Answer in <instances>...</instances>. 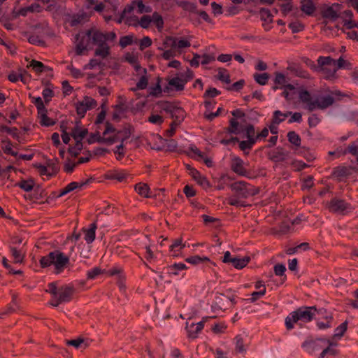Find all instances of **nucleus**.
I'll return each mask as SVG.
<instances>
[{
  "mask_svg": "<svg viewBox=\"0 0 358 358\" xmlns=\"http://www.w3.org/2000/svg\"><path fill=\"white\" fill-rule=\"evenodd\" d=\"M80 34L76 36V39L78 41L76 46V53L78 55L83 54V51L87 50L90 45H96L98 48L95 50L94 55L99 56L103 59L106 58L110 53V46L106 43L104 33L100 30L91 28L87 29L85 35L79 40Z\"/></svg>",
  "mask_w": 358,
  "mask_h": 358,
  "instance_id": "1",
  "label": "nucleus"
},
{
  "mask_svg": "<svg viewBox=\"0 0 358 358\" xmlns=\"http://www.w3.org/2000/svg\"><path fill=\"white\" fill-rule=\"evenodd\" d=\"M41 268H48L51 265L55 267L54 273L59 274L69 264V257L58 250L49 252L47 255L41 257L39 260Z\"/></svg>",
  "mask_w": 358,
  "mask_h": 358,
  "instance_id": "2",
  "label": "nucleus"
},
{
  "mask_svg": "<svg viewBox=\"0 0 358 358\" xmlns=\"http://www.w3.org/2000/svg\"><path fill=\"white\" fill-rule=\"evenodd\" d=\"M317 311L315 306H301L296 310L290 313L285 318V327L287 330L294 329V324L299 321L303 322H311L315 317V312Z\"/></svg>",
  "mask_w": 358,
  "mask_h": 358,
  "instance_id": "3",
  "label": "nucleus"
},
{
  "mask_svg": "<svg viewBox=\"0 0 358 358\" xmlns=\"http://www.w3.org/2000/svg\"><path fill=\"white\" fill-rule=\"evenodd\" d=\"M156 105L166 113L170 114L171 117L174 122L181 124L186 116L185 110L178 106L177 102H171L169 101H158Z\"/></svg>",
  "mask_w": 358,
  "mask_h": 358,
  "instance_id": "4",
  "label": "nucleus"
},
{
  "mask_svg": "<svg viewBox=\"0 0 358 358\" xmlns=\"http://www.w3.org/2000/svg\"><path fill=\"white\" fill-rule=\"evenodd\" d=\"M326 206L329 212L339 213L342 215H345L353 210L350 203L346 202L344 199L336 197L332 198L327 202Z\"/></svg>",
  "mask_w": 358,
  "mask_h": 358,
  "instance_id": "5",
  "label": "nucleus"
},
{
  "mask_svg": "<svg viewBox=\"0 0 358 358\" xmlns=\"http://www.w3.org/2000/svg\"><path fill=\"white\" fill-rule=\"evenodd\" d=\"M328 342V338H313L312 336H308L301 344V348L310 355L322 350L325 346V343Z\"/></svg>",
  "mask_w": 358,
  "mask_h": 358,
  "instance_id": "6",
  "label": "nucleus"
},
{
  "mask_svg": "<svg viewBox=\"0 0 358 358\" xmlns=\"http://www.w3.org/2000/svg\"><path fill=\"white\" fill-rule=\"evenodd\" d=\"M231 189L236 193L238 197L247 199L257 194L253 186L245 181H237L230 185Z\"/></svg>",
  "mask_w": 358,
  "mask_h": 358,
  "instance_id": "7",
  "label": "nucleus"
},
{
  "mask_svg": "<svg viewBox=\"0 0 358 358\" xmlns=\"http://www.w3.org/2000/svg\"><path fill=\"white\" fill-rule=\"evenodd\" d=\"M88 134L87 129H78V128H73L71 131V136L76 141V148H77V151H74V148L72 146H69L68 149V152L73 157H77L80 152L83 150V139Z\"/></svg>",
  "mask_w": 358,
  "mask_h": 358,
  "instance_id": "8",
  "label": "nucleus"
},
{
  "mask_svg": "<svg viewBox=\"0 0 358 358\" xmlns=\"http://www.w3.org/2000/svg\"><path fill=\"white\" fill-rule=\"evenodd\" d=\"M231 115L234 117L229 120V125L228 127L225 128V130L228 134H239L241 131L238 128L239 122L237 121V119L244 117L245 113L241 108H237L231 111Z\"/></svg>",
  "mask_w": 358,
  "mask_h": 358,
  "instance_id": "9",
  "label": "nucleus"
},
{
  "mask_svg": "<svg viewBox=\"0 0 358 358\" xmlns=\"http://www.w3.org/2000/svg\"><path fill=\"white\" fill-rule=\"evenodd\" d=\"M331 94L333 95H335L338 96L336 98V100L340 101L341 99L344 96H345V94H344L343 92H341L340 90H336L334 92H331ZM336 99H334L331 95H327L321 97L320 101H319V109L320 110H324L329 106H332L335 101Z\"/></svg>",
  "mask_w": 358,
  "mask_h": 358,
  "instance_id": "10",
  "label": "nucleus"
},
{
  "mask_svg": "<svg viewBox=\"0 0 358 358\" xmlns=\"http://www.w3.org/2000/svg\"><path fill=\"white\" fill-rule=\"evenodd\" d=\"M352 171L357 172L358 169L352 166H338L334 168L331 175L333 177L337 178L339 180H341L342 178H348L351 176Z\"/></svg>",
  "mask_w": 358,
  "mask_h": 358,
  "instance_id": "11",
  "label": "nucleus"
},
{
  "mask_svg": "<svg viewBox=\"0 0 358 358\" xmlns=\"http://www.w3.org/2000/svg\"><path fill=\"white\" fill-rule=\"evenodd\" d=\"M340 7V4L334 3L332 6H323L320 8V13L323 18L328 19L331 21H336L339 15L338 13V10L335 9V8H338Z\"/></svg>",
  "mask_w": 358,
  "mask_h": 358,
  "instance_id": "12",
  "label": "nucleus"
},
{
  "mask_svg": "<svg viewBox=\"0 0 358 358\" xmlns=\"http://www.w3.org/2000/svg\"><path fill=\"white\" fill-rule=\"evenodd\" d=\"M75 293V288L73 285H63L59 288L57 297L59 301L63 303L69 302Z\"/></svg>",
  "mask_w": 358,
  "mask_h": 358,
  "instance_id": "13",
  "label": "nucleus"
},
{
  "mask_svg": "<svg viewBox=\"0 0 358 358\" xmlns=\"http://www.w3.org/2000/svg\"><path fill=\"white\" fill-rule=\"evenodd\" d=\"M231 169L238 176H248V171L244 167L243 160L239 157L232 159Z\"/></svg>",
  "mask_w": 358,
  "mask_h": 358,
  "instance_id": "14",
  "label": "nucleus"
},
{
  "mask_svg": "<svg viewBox=\"0 0 358 358\" xmlns=\"http://www.w3.org/2000/svg\"><path fill=\"white\" fill-rule=\"evenodd\" d=\"M337 343H334L331 340L328 338V342L325 343V346L322 350L321 353L319 355L317 358H325L327 356L330 355L332 357H336L338 355L339 351L333 348V346H336Z\"/></svg>",
  "mask_w": 358,
  "mask_h": 358,
  "instance_id": "15",
  "label": "nucleus"
},
{
  "mask_svg": "<svg viewBox=\"0 0 358 358\" xmlns=\"http://www.w3.org/2000/svg\"><path fill=\"white\" fill-rule=\"evenodd\" d=\"M189 175L192 177V178L196 181V182L203 187L204 189L208 188L210 187V182L207 179L206 177L201 176L200 172L197 171L196 169H191V172H189Z\"/></svg>",
  "mask_w": 358,
  "mask_h": 358,
  "instance_id": "16",
  "label": "nucleus"
},
{
  "mask_svg": "<svg viewBox=\"0 0 358 358\" xmlns=\"http://www.w3.org/2000/svg\"><path fill=\"white\" fill-rule=\"evenodd\" d=\"M287 69L296 76L300 77L301 78H310L308 72L303 69L301 66L298 64L292 63L289 64V66L287 67Z\"/></svg>",
  "mask_w": 358,
  "mask_h": 358,
  "instance_id": "17",
  "label": "nucleus"
},
{
  "mask_svg": "<svg viewBox=\"0 0 358 358\" xmlns=\"http://www.w3.org/2000/svg\"><path fill=\"white\" fill-rule=\"evenodd\" d=\"M129 174L125 171H108L104 178L108 180H117L118 182H123L128 177Z\"/></svg>",
  "mask_w": 358,
  "mask_h": 358,
  "instance_id": "18",
  "label": "nucleus"
},
{
  "mask_svg": "<svg viewBox=\"0 0 358 358\" xmlns=\"http://www.w3.org/2000/svg\"><path fill=\"white\" fill-rule=\"evenodd\" d=\"M205 322L206 319L203 318V320L196 324L192 323L189 327L187 325L186 329L188 333V336L192 338H196L198 333L203 329Z\"/></svg>",
  "mask_w": 358,
  "mask_h": 358,
  "instance_id": "19",
  "label": "nucleus"
},
{
  "mask_svg": "<svg viewBox=\"0 0 358 358\" xmlns=\"http://www.w3.org/2000/svg\"><path fill=\"white\" fill-rule=\"evenodd\" d=\"M96 228L97 224L96 221L90 224L89 229L83 228V231L85 234L84 238L87 243H92L95 240Z\"/></svg>",
  "mask_w": 358,
  "mask_h": 358,
  "instance_id": "20",
  "label": "nucleus"
},
{
  "mask_svg": "<svg viewBox=\"0 0 358 358\" xmlns=\"http://www.w3.org/2000/svg\"><path fill=\"white\" fill-rule=\"evenodd\" d=\"M301 10L307 15L311 16L316 10V7L313 0H301Z\"/></svg>",
  "mask_w": 358,
  "mask_h": 358,
  "instance_id": "21",
  "label": "nucleus"
},
{
  "mask_svg": "<svg viewBox=\"0 0 358 358\" xmlns=\"http://www.w3.org/2000/svg\"><path fill=\"white\" fill-rule=\"evenodd\" d=\"M286 155L283 148L278 147L276 150H273L268 154V159L274 162H282L285 160Z\"/></svg>",
  "mask_w": 358,
  "mask_h": 358,
  "instance_id": "22",
  "label": "nucleus"
},
{
  "mask_svg": "<svg viewBox=\"0 0 358 358\" xmlns=\"http://www.w3.org/2000/svg\"><path fill=\"white\" fill-rule=\"evenodd\" d=\"M34 185L35 180L32 178H30L27 180L21 179L20 182L15 184V187H19L20 189L27 192H31L34 189Z\"/></svg>",
  "mask_w": 358,
  "mask_h": 358,
  "instance_id": "23",
  "label": "nucleus"
},
{
  "mask_svg": "<svg viewBox=\"0 0 358 358\" xmlns=\"http://www.w3.org/2000/svg\"><path fill=\"white\" fill-rule=\"evenodd\" d=\"M27 67L28 68L31 67L32 69L34 71H36L37 73H41L42 72L48 71H52V68L44 65L43 62H41L40 61L35 60V59H32L30 62L29 65L27 66Z\"/></svg>",
  "mask_w": 358,
  "mask_h": 358,
  "instance_id": "24",
  "label": "nucleus"
},
{
  "mask_svg": "<svg viewBox=\"0 0 358 358\" xmlns=\"http://www.w3.org/2000/svg\"><path fill=\"white\" fill-rule=\"evenodd\" d=\"M336 156L337 157H341V155H345L348 153L351 154L352 155H357L358 154V147L355 144V143H351L347 148V149L343 150L341 148H337L336 150Z\"/></svg>",
  "mask_w": 358,
  "mask_h": 358,
  "instance_id": "25",
  "label": "nucleus"
},
{
  "mask_svg": "<svg viewBox=\"0 0 358 358\" xmlns=\"http://www.w3.org/2000/svg\"><path fill=\"white\" fill-rule=\"evenodd\" d=\"M58 164L59 160L57 158H54L52 159H50L46 162L47 168H50L52 171L50 172V174H48L49 177L55 176L59 173L60 168Z\"/></svg>",
  "mask_w": 358,
  "mask_h": 358,
  "instance_id": "26",
  "label": "nucleus"
},
{
  "mask_svg": "<svg viewBox=\"0 0 358 358\" xmlns=\"http://www.w3.org/2000/svg\"><path fill=\"white\" fill-rule=\"evenodd\" d=\"M185 262L192 265H197L203 262H210L213 266H216L215 262L210 261L207 257H200L199 255L191 256L185 259Z\"/></svg>",
  "mask_w": 358,
  "mask_h": 358,
  "instance_id": "27",
  "label": "nucleus"
},
{
  "mask_svg": "<svg viewBox=\"0 0 358 358\" xmlns=\"http://www.w3.org/2000/svg\"><path fill=\"white\" fill-rule=\"evenodd\" d=\"M166 269L169 275H178V271L186 270L187 266L183 263H174L172 265L168 266Z\"/></svg>",
  "mask_w": 358,
  "mask_h": 358,
  "instance_id": "28",
  "label": "nucleus"
},
{
  "mask_svg": "<svg viewBox=\"0 0 358 358\" xmlns=\"http://www.w3.org/2000/svg\"><path fill=\"white\" fill-rule=\"evenodd\" d=\"M161 80L162 79L160 77L157 78V82L155 86H151L149 88V94L148 96H152L154 97H159L162 95V88L160 85Z\"/></svg>",
  "mask_w": 358,
  "mask_h": 358,
  "instance_id": "29",
  "label": "nucleus"
},
{
  "mask_svg": "<svg viewBox=\"0 0 358 358\" xmlns=\"http://www.w3.org/2000/svg\"><path fill=\"white\" fill-rule=\"evenodd\" d=\"M143 71L144 73V75L141 77V78L136 83V87L134 88H131V90L134 92L136 90H144V89L147 88L148 85V77L146 76L147 69H143Z\"/></svg>",
  "mask_w": 358,
  "mask_h": 358,
  "instance_id": "30",
  "label": "nucleus"
},
{
  "mask_svg": "<svg viewBox=\"0 0 358 358\" xmlns=\"http://www.w3.org/2000/svg\"><path fill=\"white\" fill-rule=\"evenodd\" d=\"M250 261V257L246 256L243 258L234 257L231 263L235 268L242 269L247 266Z\"/></svg>",
  "mask_w": 358,
  "mask_h": 358,
  "instance_id": "31",
  "label": "nucleus"
},
{
  "mask_svg": "<svg viewBox=\"0 0 358 358\" xmlns=\"http://www.w3.org/2000/svg\"><path fill=\"white\" fill-rule=\"evenodd\" d=\"M291 111H288L287 113H283L280 110H275L273 112L271 121L274 124H279L281 122H282L286 117L291 115Z\"/></svg>",
  "mask_w": 358,
  "mask_h": 358,
  "instance_id": "32",
  "label": "nucleus"
},
{
  "mask_svg": "<svg viewBox=\"0 0 358 358\" xmlns=\"http://www.w3.org/2000/svg\"><path fill=\"white\" fill-rule=\"evenodd\" d=\"M18 129L17 127H8L6 125L0 124V131L1 132H6L7 134L12 136V137L19 141H20V137L17 132Z\"/></svg>",
  "mask_w": 358,
  "mask_h": 358,
  "instance_id": "33",
  "label": "nucleus"
},
{
  "mask_svg": "<svg viewBox=\"0 0 358 358\" xmlns=\"http://www.w3.org/2000/svg\"><path fill=\"white\" fill-rule=\"evenodd\" d=\"M336 64V67L334 69L333 72L331 73V76H334L336 71L339 69H351L352 64L350 62L343 59L342 57H341L337 61Z\"/></svg>",
  "mask_w": 358,
  "mask_h": 358,
  "instance_id": "34",
  "label": "nucleus"
},
{
  "mask_svg": "<svg viewBox=\"0 0 358 358\" xmlns=\"http://www.w3.org/2000/svg\"><path fill=\"white\" fill-rule=\"evenodd\" d=\"M239 198L237 196H231L227 199V202L229 205L236 207H248L251 206L245 201L240 200Z\"/></svg>",
  "mask_w": 358,
  "mask_h": 358,
  "instance_id": "35",
  "label": "nucleus"
},
{
  "mask_svg": "<svg viewBox=\"0 0 358 358\" xmlns=\"http://www.w3.org/2000/svg\"><path fill=\"white\" fill-rule=\"evenodd\" d=\"M136 192L141 196L148 198V192L150 190L149 186L145 183L139 182L135 185Z\"/></svg>",
  "mask_w": 358,
  "mask_h": 358,
  "instance_id": "36",
  "label": "nucleus"
},
{
  "mask_svg": "<svg viewBox=\"0 0 358 358\" xmlns=\"http://www.w3.org/2000/svg\"><path fill=\"white\" fill-rule=\"evenodd\" d=\"M287 138L288 141L293 144L296 147H299L301 145V139L298 134H296L294 131H290L287 133Z\"/></svg>",
  "mask_w": 358,
  "mask_h": 358,
  "instance_id": "37",
  "label": "nucleus"
},
{
  "mask_svg": "<svg viewBox=\"0 0 358 358\" xmlns=\"http://www.w3.org/2000/svg\"><path fill=\"white\" fill-rule=\"evenodd\" d=\"M216 77L219 80L227 84L231 83L230 75L228 73V71L224 68L218 69V73Z\"/></svg>",
  "mask_w": 358,
  "mask_h": 358,
  "instance_id": "38",
  "label": "nucleus"
},
{
  "mask_svg": "<svg viewBox=\"0 0 358 358\" xmlns=\"http://www.w3.org/2000/svg\"><path fill=\"white\" fill-rule=\"evenodd\" d=\"M326 320V322L322 321H317L316 325L319 329H326L331 327V324L334 320V317L331 314L326 315L324 317Z\"/></svg>",
  "mask_w": 358,
  "mask_h": 358,
  "instance_id": "39",
  "label": "nucleus"
},
{
  "mask_svg": "<svg viewBox=\"0 0 358 358\" xmlns=\"http://www.w3.org/2000/svg\"><path fill=\"white\" fill-rule=\"evenodd\" d=\"M275 76L274 83L275 85L272 87L274 91L279 88L278 85H280V87H282L286 83L285 76L283 73L275 72Z\"/></svg>",
  "mask_w": 358,
  "mask_h": 358,
  "instance_id": "40",
  "label": "nucleus"
},
{
  "mask_svg": "<svg viewBox=\"0 0 358 358\" xmlns=\"http://www.w3.org/2000/svg\"><path fill=\"white\" fill-rule=\"evenodd\" d=\"M169 85L172 86L176 91H182L184 90L185 84L182 83L181 78L174 77L169 80Z\"/></svg>",
  "mask_w": 358,
  "mask_h": 358,
  "instance_id": "41",
  "label": "nucleus"
},
{
  "mask_svg": "<svg viewBox=\"0 0 358 358\" xmlns=\"http://www.w3.org/2000/svg\"><path fill=\"white\" fill-rule=\"evenodd\" d=\"M274 273L275 275L281 277L282 283L287 280V276L285 275L286 267L283 264H277L274 266Z\"/></svg>",
  "mask_w": 358,
  "mask_h": 358,
  "instance_id": "42",
  "label": "nucleus"
},
{
  "mask_svg": "<svg viewBox=\"0 0 358 358\" xmlns=\"http://www.w3.org/2000/svg\"><path fill=\"white\" fill-rule=\"evenodd\" d=\"M2 143H7L6 145L2 147V150L3 152L6 155H10L13 157H17L18 155V152L13 150L11 146L13 145L11 141L9 138H6L5 140H2Z\"/></svg>",
  "mask_w": 358,
  "mask_h": 358,
  "instance_id": "43",
  "label": "nucleus"
},
{
  "mask_svg": "<svg viewBox=\"0 0 358 358\" xmlns=\"http://www.w3.org/2000/svg\"><path fill=\"white\" fill-rule=\"evenodd\" d=\"M134 130V127L129 124L125 126L122 130H118L117 134H123V136L120 138V142L124 143L127 140Z\"/></svg>",
  "mask_w": 358,
  "mask_h": 358,
  "instance_id": "44",
  "label": "nucleus"
},
{
  "mask_svg": "<svg viewBox=\"0 0 358 358\" xmlns=\"http://www.w3.org/2000/svg\"><path fill=\"white\" fill-rule=\"evenodd\" d=\"M77 188H78V182H71L69 184H68L64 188L60 190L59 194L55 196L57 198L61 197V196L75 190Z\"/></svg>",
  "mask_w": 358,
  "mask_h": 358,
  "instance_id": "45",
  "label": "nucleus"
},
{
  "mask_svg": "<svg viewBox=\"0 0 358 358\" xmlns=\"http://www.w3.org/2000/svg\"><path fill=\"white\" fill-rule=\"evenodd\" d=\"M10 250L13 257L14 258V263H22L24 260V255L22 254L21 251L17 250L15 247H10Z\"/></svg>",
  "mask_w": 358,
  "mask_h": 358,
  "instance_id": "46",
  "label": "nucleus"
},
{
  "mask_svg": "<svg viewBox=\"0 0 358 358\" xmlns=\"http://www.w3.org/2000/svg\"><path fill=\"white\" fill-rule=\"evenodd\" d=\"M317 63L320 66L324 68L325 65H336V61L331 58L330 56L323 57L320 56L317 59Z\"/></svg>",
  "mask_w": 358,
  "mask_h": 358,
  "instance_id": "47",
  "label": "nucleus"
},
{
  "mask_svg": "<svg viewBox=\"0 0 358 358\" xmlns=\"http://www.w3.org/2000/svg\"><path fill=\"white\" fill-rule=\"evenodd\" d=\"M254 79L258 84L265 85L269 79V74L268 73H256L254 74Z\"/></svg>",
  "mask_w": 358,
  "mask_h": 358,
  "instance_id": "48",
  "label": "nucleus"
},
{
  "mask_svg": "<svg viewBox=\"0 0 358 358\" xmlns=\"http://www.w3.org/2000/svg\"><path fill=\"white\" fill-rule=\"evenodd\" d=\"M151 18L152 21L154 22L158 29H161L164 27V20L159 13L154 12Z\"/></svg>",
  "mask_w": 358,
  "mask_h": 358,
  "instance_id": "49",
  "label": "nucleus"
},
{
  "mask_svg": "<svg viewBox=\"0 0 358 358\" xmlns=\"http://www.w3.org/2000/svg\"><path fill=\"white\" fill-rule=\"evenodd\" d=\"M348 321L345 320V322L341 323L338 327H336L335 329V334L333 337L341 338L348 329Z\"/></svg>",
  "mask_w": 358,
  "mask_h": 358,
  "instance_id": "50",
  "label": "nucleus"
},
{
  "mask_svg": "<svg viewBox=\"0 0 358 358\" xmlns=\"http://www.w3.org/2000/svg\"><path fill=\"white\" fill-rule=\"evenodd\" d=\"M119 135H120V134H117V131L116 134H115V135H113L112 136H109V137H107V138L99 137L98 142L99 143H106L108 145H112L114 143H115L116 141L120 140Z\"/></svg>",
  "mask_w": 358,
  "mask_h": 358,
  "instance_id": "51",
  "label": "nucleus"
},
{
  "mask_svg": "<svg viewBox=\"0 0 358 358\" xmlns=\"http://www.w3.org/2000/svg\"><path fill=\"white\" fill-rule=\"evenodd\" d=\"M236 341V351L239 353H243L246 351L245 348L244 341L241 336L238 335L235 337Z\"/></svg>",
  "mask_w": 358,
  "mask_h": 358,
  "instance_id": "52",
  "label": "nucleus"
},
{
  "mask_svg": "<svg viewBox=\"0 0 358 358\" xmlns=\"http://www.w3.org/2000/svg\"><path fill=\"white\" fill-rule=\"evenodd\" d=\"M243 130L245 131L246 138L255 137L257 136L255 126L252 124H247L244 126Z\"/></svg>",
  "mask_w": 358,
  "mask_h": 358,
  "instance_id": "53",
  "label": "nucleus"
},
{
  "mask_svg": "<svg viewBox=\"0 0 358 358\" xmlns=\"http://www.w3.org/2000/svg\"><path fill=\"white\" fill-rule=\"evenodd\" d=\"M29 43L35 45L45 46V42L41 39L38 35L32 34L28 38Z\"/></svg>",
  "mask_w": 358,
  "mask_h": 358,
  "instance_id": "54",
  "label": "nucleus"
},
{
  "mask_svg": "<svg viewBox=\"0 0 358 358\" xmlns=\"http://www.w3.org/2000/svg\"><path fill=\"white\" fill-rule=\"evenodd\" d=\"M103 273V271L100 267H94L92 269L90 270L87 273V280H94L98 275Z\"/></svg>",
  "mask_w": 358,
  "mask_h": 358,
  "instance_id": "55",
  "label": "nucleus"
},
{
  "mask_svg": "<svg viewBox=\"0 0 358 358\" xmlns=\"http://www.w3.org/2000/svg\"><path fill=\"white\" fill-rule=\"evenodd\" d=\"M134 36L133 35H127L120 37L119 45L124 48L125 47L130 45L133 43Z\"/></svg>",
  "mask_w": 358,
  "mask_h": 358,
  "instance_id": "56",
  "label": "nucleus"
},
{
  "mask_svg": "<svg viewBox=\"0 0 358 358\" xmlns=\"http://www.w3.org/2000/svg\"><path fill=\"white\" fill-rule=\"evenodd\" d=\"M221 94V92L215 87H210L203 94V97L205 99L214 98Z\"/></svg>",
  "mask_w": 358,
  "mask_h": 358,
  "instance_id": "57",
  "label": "nucleus"
},
{
  "mask_svg": "<svg viewBox=\"0 0 358 358\" xmlns=\"http://www.w3.org/2000/svg\"><path fill=\"white\" fill-rule=\"evenodd\" d=\"M82 101L84 103L85 106L87 108V110L94 108L97 106L96 101L94 99L88 96H85Z\"/></svg>",
  "mask_w": 358,
  "mask_h": 358,
  "instance_id": "58",
  "label": "nucleus"
},
{
  "mask_svg": "<svg viewBox=\"0 0 358 358\" xmlns=\"http://www.w3.org/2000/svg\"><path fill=\"white\" fill-rule=\"evenodd\" d=\"M182 7L185 10L196 13H197V5L195 3L190 2V1H185L183 2L182 4Z\"/></svg>",
  "mask_w": 358,
  "mask_h": 358,
  "instance_id": "59",
  "label": "nucleus"
},
{
  "mask_svg": "<svg viewBox=\"0 0 358 358\" xmlns=\"http://www.w3.org/2000/svg\"><path fill=\"white\" fill-rule=\"evenodd\" d=\"M76 110L77 114L80 116V117L83 118L87 110V108L85 106L83 101H78V103H76Z\"/></svg>",
  "mask_w": 358,
  "mask_h": 358,
  "instance_id": "60",
  "label": "nucleus"
},
{
  "mask_svg": "<svg viewBox=\"0 0 358 358\" xmlns=\"http://www.w3.org/2000/svg\"><path fill=\"white\" fill-rule=\"evenodd\" d=\"M39 122L43 127H52L56 124V121L49 117L48 115H43Z\"/></svg>",
  "mask_w": 358,
  "mask_h": 358,
  "instance_id": "61",
  "label": "nucleus"
},
{
  "mask_svg": "<svg viewBox=\"0 0 358 358\" xmlns=\"http://www.w3.org/2000/svg\"><path fill=\"white\" fill-rule=\"evenodd\" d=\"M185 244H182V238H177L174 240L173 243L169 246L171 251H179L185 248Z\"/></svg>",
  "mask_w": 358,
  "mask_h": 358,
  "instance_id": "62",
  "label": "nucleus"
},
{
  "mask_svg": "<svg viewBox=\"0 0 358 358\" xmlns=\"http://www.w3.org/2000/svg\"><path fill=\"white\" fill-rule=\"evenodd\" d=\"M42 94L46 104H48L51 101V99L55 96L53 90L48 87H46L43 90Z\"/></svg>",
  "mask_w": 358,
  "mask_h": 358,
  "instance_id": "63",
  "label": "nucleus"
},
{
  "mask_svg": "<svg viewBox=\"0 0 358 358\" xmlns=\"http://www.w3.org/2000/svg\"><path fill=\"white\" fill-rule=\"evenodd\" d=\"M313 176H308L306 178L303 179V183L301 185V189H309L311 187H313L314 182H313Z\"/></svg>",
  "mask_w": 358,
  "mask_h": 358,
  "instance_id": "64",
  "label": "nucleus"
}]
</instances>
